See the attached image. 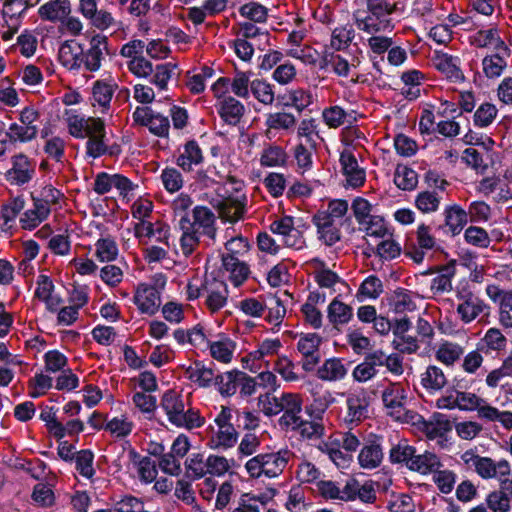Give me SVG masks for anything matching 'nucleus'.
<instances>
[{"label": "nucleus", "instance_id": "nucleus-39", "mask_svg": "<svg viewBox=\"0 0 512 512\" xmlns=\"http://www.w3.org/2000/svg\"><path fill=\"white\" fill-rule=\"evenodd\" d=\"M355 37L352 24L347 23L332 30L330 46L335 51H341L349 47Z\"/></svg>", "mask_w": 512, "mask_h": 512}, {"label": "nucleus", "instance_id": "nucleus-4", "mask_svg": "<svg viewBox=\"0 0 512 512\" xmlns=\"http://www.w3.org/2000/svg\"><path fill=\"white\" fill-rule=\"evenodd\" d=\"M365 2L369 15L362 19L356 18V24L360 30L373 34L393 28L389 16L396 11V3L388 0H365Z\"/></svg>", "mask_w": 512, "mask_h": 512}, {"label": "nucleus", "instance_id": "nucleus-29", "mask_svg": "<svg viewBox=\"0 0 512 512\" xmlns=\"http://www.w3.org/2000/svg\"><path fill=\"white\" fill-rule=\"evenodd\" d=\"M472 44L477 47L494 46L497 51H502L505 55L510 54L508 46L500 39L498 30L490 28L487 30H479L472 38Z\"/></svg>", "mask_w": 512, "mask_h": 512}, {"label": "nucleus", "instance_id": "nucleus-48", "mask_svg": "<svg viewBox=\"0 0 512 512\" xmlns=\"http://www.w3.org/2000/svg\"><path fill=\"white\" fill-rule=\"evenodd\" d=\"M177 65L172 62L158 64L152 72L150 82L160 90H166L168 81L171 79Z\"/></svg>", "mask_w": 512, "mask_h": 512}, {"label": "nucleus", "instance_id": "nucleus-30", "mask_svg": "<svg viewBox=\"0 0 512 512\" xmlns=\"http://www.w3.org/2000/svg\"><path fill=\"white\" fill-rule=\"evenodd\" d=\"M383 460V450L379 443L370 441L363 446L359 455V465L364 469H375L379 467Z\"/></svg>", "mask_w": 512, "mask_h": 512}, {"label": "nucleus", "instance_id": "nucleus-14", "mask_svg": "<svg viewBox=\"0 0 512 512\" xmlns=\"http://www.w3.org/2000/svg\"><path fill=\"white\" fill-rule=\"evenodd\" d=\"M247 197L229 196L222 199L218 205V212L222 220L235 223L243 220V215L246 211Z\"/></svg>", "mask_w": 512, "mask_h": 512}, {"label": "nucleus", "instance_id": "nucleus-46", "mask_svg": "<svg viewBox=\"0 0 512 512\" xmlns=\"http://www.w3.org/2000/svg\"><path fill=\"white\" fill-rule=\"evenodd\" d=\"M238 372V370H232L216 375L214 384L221 395L231 396L235 394L238 387Z\"/></svg>", "mask_w": 512, "mask_h": 512}, {"label": "nucleus", "instance_id": "nucleus-20", "mask_svg": "<svg viewBox=\"0 0 512 512\" xmlns=\"http://www.w3.org/2000/svg\"><path fill=\"white\" fill-rule=\"evenodd\" d=\"M221 260L223 268L229 272L230 280L235 286H240L247 280L250 269L245 261L233 254H222Z\"/></svg>", "mask_w": 512, "mask_h": 512}, {"label": "nucleus", "instance_id": "nucleus-49", "mask_svg": "<svg viewBox=\"0 0 512 512\" xmlns=\"http://www.w3.org/2000/svg\"><path fill=\"white\" fill-rule=\"evenodd\" d=\"M418 182L417 173L404 165H398L394 173V183L402 190H412Z\"/></svg>", "mask_w": 512, "mask_h": 512}, {"label": "nucleus", "instance_id": "nucleus-56", "mask_svg": "<svg viewBox=\"0 0 512 512\" xmlns=\"http://www.w3.org/2000/svg\"><path fill=\"white\" fill-rule=\"evenodd\" d=\"M240 14L250 22L263 23L267 20L268 10L257 2H249L240 7Z\"/></svg>", "mask_w": 512, "mask_h": 512}, {"label": "nucleus", "instance_id": "nucleus-19", "mask_svg": "<svg viewBox=\"0 0 512 512\" xmlns=\"http://www.w3.org/2000/svg\"><path fill=\"white\" fill-rule=\"evenodd\" d=\"M107 48V37L103 35H95L91 38L90 48L86 53L82 54L83 63L86 70L97 71L101 66L103 59V50Z\"/></svg>", "mask_w": 512, "mask_h": 512}, {"label": "nucleus", "instance_id": "nucleus-24", "mask_svg": "<svg viewBox=\"0 0 512 512\" xmlns=\"http://www.w3.org/2000/svg\"><path fill=\"white\" fill-rule=\"evenodd\" d=\"M203 160V152L197 141L189 140L184 144L183 151L177 157L176 164L183 171L190 172L193 170V165H199Z\"/></svg>", "mask_w": 512, "mask_h": 512}, {"label": "nucleus", "instance_id": "nucleus-37", "mask_svg": "<svg viewBox=\"0 0 512 512\" xmlns=\"http://www.w3.org/2000/svg\"><path fill=\"white\" fill-rule=\"evenodd\" d=\"M321 420H303L302 417L297 421V424L292 425L289 430L297 432L303 439H319L324 434V426Z\"/></svg>", "mask_w": 512, "mask_h": 512}, {"label": "nucleus", "instance_id": "nucleus-42", "mask_svg": "<svg viewBox=\"0 0 512 512\" xmlns=\"http://www.w3.org/2000/svg\"><path fill=\"white\" fill-rule=\"evenodd\" d=\"M464 354V348L453 342L445 341L443 342L435 353V357L441 363L452 366L458 360H460L461 356Z\"/></svg>", "mask_w": 512, "mask_h": 512}, {"label": "nucleus", "instance_id": "nucleus-27", "mask_svg": "<svg viewBox=\"0 0 512 512\" xmlns=\"http://www.w3.org/2000/svg\"><path fill=\"white\" fill-rule=\"evenodd\" d=\"M116 87V84L97 80L92 87V106L95 107L98 105L102 109V113L107 112L110 108V103Z\"/></svg>", "mask_w": 512, "mask_h": 512}, {"label": "nucleus", "instance_id": "nucleus-10", "mask_svg": "<svg viewBox=\"0 0 512 512\" xmlns=\"http://www.w3.org/2000/svg\"><path fill=\"white\" fill-rule=\"evenodd\" d=\"M322 338L316 333H308L301 336L297 348L303 355L302 367L305 371H312L320 361L319 346Z\"/></svg>", "mask_w": 512, "mask_h": 512}, {"label": "nucleus", "instance_id": "nucleus-50", "mask_svg": "<svg viewBox=\"0 0 512 512\" xmlns=\"http://www.w3.org/2000/svg\"><path fill=\"white\" fill-rule=\"evenodd\" d=\"M33 208L28 209L24 213V217L20 219L21 223L26 222H42L50 213V206L47 204V200L34 198Z\"/></svg>", "mask_w": 512, "mask_h": 512}, {"label": "nucleus", "instance_id": "nucleus-41", "mask_svg": "<svg viewBox=\"0 0 512 512\" xmlns=\"http://www.w3.org/2000/svg\"><path fill=\"white\" fill-rule=\"evenodd\" d=\"M353 316L352 308L339 301L337 298L333 299L328 306L327 317L333 325H343L348 323Z\"/></svg>", "mask_w": 512, "mask_h": 512}, {"label": "nucleus", "instance_id": "nucleus-36", "mask_svg": "<svg viewBox=\"0 0 512 512\" xmlns=\"http://www.w3.org/2000/svg\"><path fill=\"white\" fill-rule=\"evenodd\" d=\"M271 231L285 246L300 249L304 240L301 232L295 226H271Z\"/></svg>", "mask_w": 512, "mask_h": 512}, {"label": "nucleus", "instance_id": "nucleus-13", "mask_svg": "<svg viewBox=\"0 0 512 512\" xmlns=\"http://www.w3.org/2000/svg\"><path fill=\"white\" fill-rule=\"evenodd\" d=\"M452 429L453 422L447 415L442 413L432 414L428 420H424L421 424V431L429 440H446L447 434Z\"/></svg>", "mask_w": 512, "mask_h": 512}, {"label": "nucleus", "instance_id": "nucleus-1", "mask_svg": "<svg viewBox=\"0 0 512 512\" xmlns=\"http://www.w3.org/2000/svg\"><path fill=\"white\" fill-rule=\"evenodd\" d=\"M67 127L71 136L78 139L88 138L86 142L87 156L95 159L106 154V125L104 120L74 114L67 118Z\"/></svg>", "mask_w": 512, "mask_h": 512}, {"label": "nucleus", "instance_id": "nucleus-31", "mask_svg": "<svg viewBox=\"0 0 512 512\" xmlns=\"http://www.w3.org/2000/svg\"><path fill=\"white\" fill-rule=\"evenodd\" d=\"M447 383L448 380L445 373L436 365L428 366L426 371L421 374V384L430 393L442 390Z\"/></svg>", "mask_w": 512, "mask_h": 512}, {"label": "nucleus", "instance_id": "nucleus-15", "mask_svg": "<svg viewBox=\"0 0 512 512\" xmlns=\"http://www.w3.org/2000/svg\"><path fill=\"white\" fill-rule=\"evenodd\" d=\"M134 301L142 313L153 315L161 304L160 293L156 287L140 284L136 290Z\"/></svg>", "mask_w": 512, "mask_h": 512}, {"label": "nucleus", "instance_id": "nucleus-18", "mask_svg": "<svg viewBox=\"0 0 512 512\" xmlns=\"http://www.w3.org/2000/svg\"><path fill=\"white\" fill-rule=\"evenodd\" d=\"M263 461L264 475L269 478L279 476L286 468L293 453L288 449H282L278 452L261 454Z\"/></svg>", "mask_w": 512, "mask_h": 512}, {"label": "nucleus", "instance_id": "nucleus-35", "mask_svg": "<svg viewBox=\"0 0 512 512\" xmlns=\"http://www.w3.org/2000/svg\"><path fill=\"white\" fill-rule=\"evenodd\" d=\"M508 340L498 328H489L477 346L483 347V352H501L506 349Z\"/></svg>", "mask_w": 512, "mask_h": 512}, {"label": "nucleus", "instance_id": "nucleus-60", "mask_svg": "<svg viewBox=\"0 0 512 512\" xmlns=\"http://www.w3.org/2000/svg\"><path fill=\"white\" fill-rule=\"evenodd\" d=\"M383 292V284L382 281L374 275L367 277L358 290V295L363 296L365 298H373L376 299Z\"/></svg>", "mask_w": 512, "mask_h": 512}, {"label": "nucleus", "instance_id": "nucleus-11", "mask_svg": "<svg viewBox=\"0 0 512 512\" xmlns=\"http://www.w3.org/2000/svg\"><path fill=\"white\" fill-rule=\"evenodd\" d=\"M512 500V478L506 477L499 480V489L487 495L486 503L493 512H508Z\"/></svg>", "mask_w": 512, "mask_h": 512}, {"label": "nucleus", "instance_id": "nucleus-16", "mask_svg": "<svg viewBox=\"0 0 512 512\" xmlns=\"http://www.w3.org/2000/svg\"><path fill=\"white\" fill-rule=\"evenodd\" d=\"M346 404L348 408L346 421L359 423L368 416L369 402L364 389L350 393L347 396Z\"/></svg>", "mask_w": 512, "mask_h": 512}, {"label": "nucleus", "instance_id": "nucleus-5", "mask_svg": "<svg viewBox=\"0 0 512 512\" xmlns=\"http://www.w3.org/2000/svg\"><path fill=\"white\" fill-rule=\"evenodd\" d=\"M461 459L468 468H473L483 479L497 477L498 480H501L511 475V468L506 460H500L496 463L489 457L475 454L473 450L465 451Z\"/></svg>", "mask_w": 512, "mask_h": 512}, {"label": "nucleus", "instance_id": "nucleus-23", "mask_svg": "<svg viewBox=\"0 0 512 512\" xmlns=\"http://www.w3.org/2000/svg\"><path fill=\"white\" fill-rule=\"evenodd\" d=\"M346 502L354 501L359 499L364 503H373L376 500V491L370 482L360 484L354 478H350L346 481Z\"/></svg>", "mask_w": 512, "mask_h": 512}, {"label": "nucleus", "instance_id": "nucleus-43", "mask_svg": "<svg viewBox=\"0 0 512 512\" xmlns=\"http://www.w3.org/2000/svg\"><path fill=\"white\" fill-rule=\"evenodd\" d=\"M508 56L509 55H505L502 51H498L493 55L484 57L482 61L484 74L488 78L499 77L507 66L505 57Z\"/></svg>", "mask_w": 512, "mask_h": 512}, {"label": "nucleus", "instance_id": "nucleus-58", "mask_svg": "<svg viewBox=\"0 0 512 512\" xmlns=\"http://www.w3.org/2000/svg\"><path fill=\"white\" fill-rule=\"evenodd\" d=\"M433 474V481L440 492L449 494L456 482V474L451 470H436Z\"/></svg>", "mask_w": 512, "mask_h": 512}, {"label": "nucleus", "instance_id": "nucleus-22", "mask_svg": "<svg viewBox=\"0 0 512 512\" xmlns=\"http://www.w3.org/2000/svg\"><path fill=\"white\" fill-rule=\"evenodd\" d=\"M83 49L74 40L65 41L59 48L58 58L63 66L69 70L79 69L83 63Z\"/></svg>", "mask_w": 512, "mask_h": 512}, {"label": "nucleus", "instance_id": "nucleus-61", "mask_svg": "<svg viewBox=\"0 0 512 512\" xmlns=\"http://www.w3.org/2000/svg\"><path fill=\"white\" fill-rule=\"evenodd\" d=\"M456 434L463 440H472L476 438L483 430L480 423L476 421H462L453 425Z\"/></svg>", "mask_w": 512, "mask_h": 512}, {"label": "nucleus", "instance_id": "nucleus-62", "mask_svg": "<svg viewBox=\"0 0 512 512\" xmlns=\"http://www.w3.org/2000/svg\"><path fill=\"white\" fill-rule=\"evenodd\" d=\"M94 455L90 450H81L76 454V469L86 478H91L94 475L93 469Z\"/></svg>", "mask_w": 512, "mask_h": 512}, {"label": "nucleus", "instance_id": "nucleus-6", "mask_svg": "<svg viewBox=\"0 0 512 512\" xmlns=\"http://www.w3.org/2000/svg\"><path fill=\"white\" fill-rule=\"evenodd\" d=\"M36 176V161L19 152L10 157V168L4 173L6 183L15 188H26Z\"/></svg>", "mask_w": 512, "mask_h": 512}, {"label": "nucleus", "instance_id": "nucleus-47", "mask_svg": "<svg viewBox=\"0 0 512 512\" xmlns=\"http://www.w3.org/2000/svg\"><path fill=\"white\" fill-rule=\"evenodd\" d=\"M317 491L319 494L328 500H340L346 502V483L343 487L338 482L331 480H321L317 482Z\"/></svg>", "mask_w": 512, "mask_h": 512}, {"label": "nucleus", "instance_id": "nucleus-21", "mask_svg": "<svg viewBox=\"0 0 512 512\" xmlns=\"http://www.w3.org/2000/svg\"><path fill=\"white\" fill-rule=\"evenodd\" d=\"M72 11L69 0H51L39 8V16L42 20L53 23H61Z\"/></svg>", "mask_w": 512, "mask_h": 512}, {"label": "nucleus", "instance_id": "nucleus-40", "mask_svg": "<svg viewBox=\"0 0 512 512\" xmlns=\"http://www.w3.org/2000/svg\"><path fill=\"white\" fill-rule=\"evenodd\" d=\"M211 356L222 363H229L232 360L236 344L228 337L214 342H208Z\"/></svg>", "mask_w": 512, "mask_h": 512}, {"label": "nucleus", "instance_id": "nucleus-63", "mask_svg": "<svg viewBox=\"0 0 512 512\" xmlns=\"http://www.w3.org/2000/svg\"><path fill=\"white\" fill-rule=\"evenodd\" d=\"M114 510L116 512H145L142 500L132 495H125L116 501Z\"/></svg>", "mask_w": 512, "mask_h": 512}, {"label": "nucleus", "instance_id": "nucleus-52", "mask_svg": "<svg viewBox=\"0 0 512 512\" xmlns=\"http://www.w3.org/2000/svg\"><path fill=\"white\" fill-rule=\"evenodd\" d=\"M357 63H359V60H355ZM323 62L325 66H331L333 71L338 75L342 77H347L350 71V66H356L354 61L350 64L347 59L342 57L339 54L332 53H326L323 57Z\"/></svg>", "mask_w": 512, "mask_h": 512}, {"label": "nucleus", "instance_id": "nucleus-2", "mask_svg": "<svg viewBox=\"0 0 512 512\" xmlns=\"http://www.w3.org/2000/svg\"><path fill=\"white\" fill-rule=\"evenodd\" d=\"M160 406L169 422L178 427L192 430L204 425L205 419L193 408L185 409L182 395L175 390H167L161 398Z\"/></svg>", "mask_w": 512, "mask_h": 512}, {"label": "nucleus", "instance_id": "nucleus-55", "mask_svg": "<svg viewBox=\"0 0 512 512\" xmlns=\"http://www.w3.org/2000/svg\"><path fill=\"white\" fill-rule=\"evenodd\" d=\"M483 347L477 346L473 351L467 353L462 362V369L464 372L470 375H477L479 370L482 368L484 363V357L482 355Z\"/></svg>", "mask_w": 512, "mask_h": 512}, {"label": "nucleus", "instance_id": "nucleus-28", "mask_svg": "<svg viewBox=\"0 0 512 512\" xmlns=\"http://www.w3.org/2000/svg\"><path fill=\"white\" fill-rule=\"evenodd\" d=\"M440 458L433 452L425 451L417 454L415 452L413 460L410 462V469L422 475L432 474L442 467Z\"/></svg>", "mask_w": 512, "mask_h": 512}, {"label": "nucleus", "instance_id": "nucleus-44", "mask_svg": "<svg viewBox=\"0 0 512 512\" xmlns=\"http://www.w3.org/2000/svg\"><path fill=\"white\" fill-rule=\"evenodd\" d=\"M238 439V432L233 425L219 428L212 436L210 443L212 448L228 449L233 447Z\"/></svg>", "mask_w": 512, "mask_h": 512}, {"label": "nucleus", "instance_id": "nucleus-33", "mask_svg": "<svg viewBox=\"0 0 512 512\" xmlns=\"http://www.w3.org/2000/svg\"><path fill=\"white\" fill-rule=\"evenodd\" d=\"M351 208L359 224H380L385 221L383 216L371 214V204L362 197L355 198Z\"/></svg>", "mask_w": 512, "mask_h": 512}, {"label": "nucleus", "instance_id": "nucleus-54", "mask_svg": "<svg viewBox=\"0 0 512 512\" xmlns=\"http://www.w3.org/2000/svg\"><path fill=\"white\" fill-rule=\"evenodd\" d=\"M253 96L264 105H271L274 102V91L270 83L256 79L250 85Z\"/></svg>", "mask_w": 512, "mask_h": 512}, {"label": "nucleus", "instance_id": "nucleus-59", "mask_svg": "<svg viewBox=\"0 0 512 512\" xmlns=\"http://www.w3.org/2000/svg\"><path fill=\"white\" fill-rule=\"evenodd\" d=\"M322 116L326 125L335 129L346 122L349 114L340 106H331L323 110Z\"/></svg>", "mask_w": 512, "mask_h": 512}, {"label": "nucleus", "instance_id": "nucleus-9", "mask_svg": "<svg viewBox=\"0 0 512 512\" xmlns=\"http://www.w3.org/2000/svg\"><path fill=\"white\" fill-rule=\"evenodd\" d=\"M205 305L211 313L218 312L227 304L229 295L227 284L215 277L204 279Z\"/></svg>", "mask_w": 512, "mask_h": 512}, {"label": "nucleus", "instance_id": "nucleus-32", "mask_svg": "<svg viewBox=\"0 0 512 512\" xmlns=\"http://www.w3.org/2000/svg\"><path fill=\"white\" fill-rule=\"evenodd\" d=\"M433 64L438 71L443 73L448 79L457 81L463 78V74L457 65V58L446 53H436L433 58Z\"/></svg>", "mask_w": 512, "mask_h": 512}, {"label": "nucleus", "instance_id": "nucleus-38", "mask_svg": "<svg viewBox=\"0 0 512 512\" xmlns=\"http://www.w3.org/2000/svg\"><path fill=\"white\" fill-rule=\"evenodd\" d=\"M346 374L347 369L338 358L327 359L317 371L318 378L324 381H337L343 379Z\"/></svg>", "mask_w": 512, "mask_h": 512}, {"label": "nucleus", "instance_id": "nucleus-25", "mask_svg": "<svg viewBox=\"0 0 512 512\" xmlns=\"http://www.w3.org/2000/svg\"><path fill=\"white\" fill-rule=\"evenodd\" d=\"M244 112V105L232 96L224 97L219 102L218 113L221 119L229 125L239 124Z\"/></svg>", "mask_w": 512, "mask_h": 512}, {"label": "nucleus", "instance_id": "nucleus-7", "mask_svg": "<svg viewBox=\"0 0 512 512\" xmlns=\"http://www.w3.org/2000/svg\"><path fill=\"white\" fill-rule=\"evenodd\" d=\"M132 118L136 124L148 127L149 131L155 136L168 137L169 118L153 111L150 107H137L132 114Z\"/></svg>", "mask_w": 512, "mask_h": 512}, {"label": "nucleus", "instance_id": "nucleus-12", "mask_svg": "<svg viewBox=\"0 0 512 512\" xmlns=\"http://www.w3.org/2000/svg\"><path fill=\"white\" fill-rule=\"evenodd\" d=\"M457 297L461 301L457 306V313L465 323L473 321L488 309L484 301L471 292H460Z\"/></svg>", "mask_w": 512, "mask_h": 512}, {"label": "nucleus", "instance_id": "nucleus-8", "mask_svg": "<svg viewBox=\"0 0 512 512\" xmlns=\"http://www.w3.org/2000/svg\"><path fill=\"white\" fill-rule=\"evenodd\" d=\"M302 406L303 398L300 394H281L279 409L283 414L278 419V424L282 430L288 431L292 425L297 424V421L301 418Z\"/></svg>", "mask_w": 512, "mask_h": 512}, {"label": "nucleus", "instance_id": "nucleus-3", "mask_svg": "<svg viewBox=\"0 0 512 512\" xmlns=\"http://www.w3.org/2000/svg\"><path fill=\"white\" fill-rule=\"evenodd\" d=\"M458 409L477 411V417L485 422H499L505 429L512 428V412L500 411L486 399L472 392L457 390Z\"/></svg>", "mask_w": 512, "mask_h": 512}, {"label": "nucleus", "instance_id": "nucleus-53", "mask_svg": "<svg viewBox=\"0 0 512 512\" xmlns=\"http://www.w3.org/2000/svg\"><path fill=\"white\" fill-rule=\"evenodd\" d=\"M265 124L268 129L288 130L295 126L296 118L293 114L286 112L270 113L267 115Z\"/></svg>", "mask_w": 512, "mask_h": 512}, {"label": "nucleus", "instance_id": "nucleus-17", "mask_svg": "<svg viewBox=\"0 0 512 512\" xmlns=\"http://www.w3.org/2000/svg\"><path fill=\"white\" fill-rule=\"evenodd\" d=\"M340 164L348 184L354 188L363 186L365 182V170L360 168L353 153L344 150L340 155Z\"/></svg>", "mask_w": 512, "mask_h": 512}, {"label": "nucleus", "instance_id": "nucleus-45", "mask_svg": "<svg viewBox=\"0 0 512 512\" xmlns=\"http://www.w3.org/2000/svg\"><path fill=\"white\" fill-rule=\"evenodd\" d=\"M416 448L409 445L406 441H400L393 446L389 453L390 461L394 464H404L410 469V462L413 460Z\"/></svg>", "mask_w": 512, "mask_h": 512}, {"label": "nucleus", "instance_id": "nucleus-26", "mask_svg": "<svg viewBox=\"0 0 512 512\" xmlns=\"http://www.w3.org/2000/svg\"><path fill=\"white\" fill-rule=\"evenodd\" d=\"M382 401L390 414L400 413L405 406V389L397 383H390L382 392Z\"/></svg>", "mask_w": 512, "mask_h": 512}, {"label": "nucleus", "instance_id": "nucleus-34", "mask_svg": "<svg viewBox=\"0 0 512 512\" xmlns=\"http://www.w3.org/2000/svg\"><path fill=\"white\" fill-rule=\"evenodd\" d=\"M38 134L37 126H26L18 123H12L8 127V130L4 133L8 142L11 144L27 143L34 140Z\"/></svg>", "mask_w": 512, "mask_h": 512}, {"label": "nucleus", "instance_id": "nucleus-51", "mask_svg": "<svg viewBox=\"0 0 512 512\" xmlns=\"http://www.w3.org/2000/svg\"><path fill=\"white\" fill-rule=\"evenodd\" d=\"M207 459L201 453L192 454L186 461V473L189 478L200 479L207 474Z\"/></svg>", "mask_w": 512, "mask_h": 512}, {"label": "nucleus", "instance_id": "nucleus-64", "mask_svg": "<svg viewBox=\"0 0 512 512\" xmlns=\"http://www.w3.org/2000/svg\"><path fill=\"white\" fill-rule=\"evenodd\" d=\"M499 321L506 328H512V291L504 292L500 299Z\"/></svg>", "mask_w": 512, "mask_h": 512}, {"label": "nucleus", "instance_id": "nucleus-57", "mask_svg": "<svg viewBox=\"0 0 512 512\" xmlns=\"http://www.w3.org/2000/svg\"><path fill=\"white\" fill-rule=\"evenodd\" d=\"M287 154L283 148L279 146H269L264 149L261 155V165L274 167L283 165L286 162Z\"/></svg>", "mask_w": 512, "mask_h": 512}]
</instances>
